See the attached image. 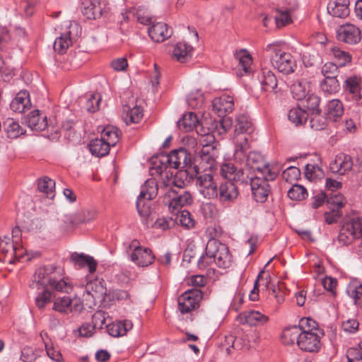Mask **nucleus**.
Masks as SVG:
<instances>
[{
  "label": "nucleus",
  "mask_w": 362,
  "mask_h": 362,
  "mask_svg": "<svg viewBox=\"0 0 362 362\" xmlns=\"http://www.w3.org/2000/svg\"><path fill=\"white\" fill-rule=\"evenodd\" d=\"M321 72L322 74L325 76V78H327L328 77L332 78H337L339 73L338 66L332 62L325 63L322 67Z\"/></svg>",
  "instance_id": "e2e57ef3"
},
{
  "label": "nucleus",
  "mask_w": 362,
  "mask_h": 362,
  "mask_svg": "<svg viewBox=\"0 0 362 362\" xmlns=\"http://www.w3.org/2000/svg\"><path fill=\"white\" fill-rule=\"evenodd\" d=\"M155 169L160 175L168 168L185 170L186 174H197L199 168L193 165L192 156L186 148H180L172 151L170 153H161L153 161Z\"/></svg>",
  "instance_id": "f257e3e1"
},
{
  "label": "nucleus",
  "mask_w": 362,
  "mask_h": 362,
  "mask_svg": "<svg viewBox=\"0 0 362 362\" xmlns=\"http://www.w3.org/2000/svg\"><path fill=\"white\" fill-rule=\"evenodd\" d=\"M100 97L98 94H89L86 96L84 108L90 112H95L99 109Z\"/></svg>",
  "instance_id": "13d9d810"
},
{
  "label": "nucleus",
  "mask_w": 362,
  "mask_h": 362,
  "mask_svg": "<svg viewBox=\"0 0 362 362\" xmlns=\"http://www.w3.org/2000/svg\"><path fill=\"white\" fill-rule=\"evenodd\" d=\"M197 124L198 119L197 115L192 112L185 114L177 122L179 128L185 132H189L192 130L194 127H196Z\"/></svg>",
  "instance_id": "58836bf2"
},
{
  "label": "nucleus",
  "mask_w": 362,
  "mask_h": 362,
  "mask_svg": "<svg viewBox=\"0 0 362 362\" xmlns=\"http://www.w3.org/2000/svg\"><path fill=\"white\" fill-rule=\"evenodd\" d=\"M337 37L339 41L349 45H356L361 40L360 29L351 23L340 25L337 30Z\"/></svg>",
  "instance_id": "f8f14e48"
},
{
  "label": "nucleus",
  "mask_w": 362,
  "mask_h": 362,
  "mask_svg": "<svg viewBox=\"0 0 362 362\" xmlns=\"http://www.w3.org/2000/svg\"><path fill=\"white\" fill-rule=\"evenodd\" d=\"M346 293L354 299V303L362 308V284L358 282H352L346 288Z\"/></svg>",
  "instance_id": "79ce46f5"
},
{
  "label": "nucleus",
  "mask_w": 362,
  "mask_h": 362,
  "mask_svg": "<svg viewBox=\"0 0 362 362\" xmlns=\"http://www.w3.org/2000/svg\"><path fill=\"white\" fill-rule=\"evenodd\" d=\"M16 243L11 239L5 235L0 238V260L8 264H13V254Z\"/></svg>",
  "instance_id": "b1692460"
},
{
  "label": "nucleus",
  "mask_w": 362,
  "mask_h": 362,
  "mask_svg": "<svg viewBox=\"0 0 362 362\" xmlns=\"http://www.w3.org/2000/svg\"><path fill=\"white\" fill-rule=\"evenodd\" d=\"M42 289L43 291L35 298V303L39 309H43L47 304L51 302L52 298V293L45 288Z\"/></svg>",
  "instance_id": "680f3d73"
},
{
  "label": "nucleus",
  "mask_w": 362,
  "mask_h": 362,
  "mask_svg": "<svg viewBox=\"0 0 362 362\" xmlns=\"http://www.w3.org/2000/svg\"><path fill=\"white\" fill-rule=\"evenodd\" d=\"M301 101L303 105L308 110L312 111V113L320 112V98L317 95L308 93L305 98H304Z\"/></svg>",
  "instance_id": "09e8293b"
},
{
  "label": "nucleus",
  "mask_w": 362,
  "mask_h": 362,
  "mask_svg": "<svg viewBox=\"0 0 362 362\" xmlns=\"http://www.w3.org/2000/svg\"><path fill=\"white\" fill-rule=\"evenodd\" d=\"M344 113L342 103L338 99H334L329 102L327 108V117L333 120L341 117Z\"/></svg>",
  "instance_id": "ea45409f"
},
{
  "label": "nucleus",
  "mask_w": 362,
  "mask_h": 362,
  "mask_svg": "<svg viewBox=\"0 0 362 362\" xmlns=\"http://www.w3.org/2000/svg\"><path fill=\"white\" fill-rule=\"evenodd\" d=\"M235 58L239 62V67L245 74H250L251 72V65L252 64V59L250 53L245 50H240L235 54Z\"/></svg>",
  "instance_id": "c03bdc74"
},
{
  "label": "nucleus",
  "mask_w": 362,
  "mask_h": 362,
  "mask_svg": "<svg viewBox=\"0 0 362 362\" xmlns=\"http://www.w3.org/2000/svg\"><path fill=\"white\" fill-rule=\"evenodd\" d=\"M265 51L269 54L272 66L279 72L289 74L295 71L296 60L288 52L283 51L276 43L267 45Z\"/></svg>",
  "instance_id": "20e7f679"
},
{
  "label": "nucleus",
  "mask_w": 362,
  "mask_h": 362,
  "mask_svg": "<svg viewBox=\"0 0 362 362\" xmlns=\"http://www.w3.org/2000/svg\"><path fill=\"white\" fill-rule=\"evenodd\" d=\"M177 221L180 225L187 229H192L195 226V221L189 211L187 210L182 211L177 217Z\"/></svg>",
  "instance_id": "4d7b16f0"
},
{
  "label": "nucleus",
  "mask_w": 362,
  "mask_h": 362,
  "mask_svg": "<svg viewBox=\"0 0 362 362\" xmlns=\"http://www.w3.org/2000/svg\"><path fill=\"white\" fill-rule=\"evenodd\" d=\"M158 191V183L153 178L147 180L141 187L136 201L137 211L141 217H148L150 215L149 202L156 197Z\"/></svg>",
  "instance_id": "423d86ee"
},
{
  "label": "nucleus",
  "mask_w": 362,
  "mask_h": 362,
  "mask_svg": "<svg viewBox=\"0 0 362 362\" xmlns=\"http://www.w3.org/2000/svg\"><path fill=\"white\" fill-rule=\"evenodd\" d=\"M69 30L62 33L59 37H57L54 42V49L59 54H62L66 52L68 48L72 44L71 33L72 31H77L78 29V25L77 23H70L69 26Z\"/></svg>",
  "instance_id": "a211bd4d"
},
{
  "label": "nucleus",
  "mask_w": 362,
  "mask_h": 362,
  "mask_svg": "<svg viewBox=\"0 0 362 362\" xmlns=\"http://www.w3.org/2000/svg\"><path fill=\"white\" fill-rule=\"evenodd\" d=\"M323 335V331L315 332H301L300 337L297 341V345L303 351L317 352L320 348V339Z\"/></svg>",
  "instance_id": "9b49d317"
},
{
  "label": "nucleus",
  "mask_w": 362,
  "mask_h": 362,
  "mask_svg": "<svg viewBox=\"0 0 362 362\" xmlns=\"http://www.w3.org/2000/svg\"><path fill=\"white\" fill-rule=\"evenodd\" d=\"M252 131V122L245 115H240L236 118V124L235 127V136H239L241 134H246Z\"/></svg>",
  "instance_id": "e433bc0d"
},
{
  "label": "nucleus",
  "mask_w": 362,
  "mask_h": 362,
  "mask_svg": "<svg viewBox=\"0 0 362 362\" xmlns=\"http://www.w3.org/2000/svg\"><path fill=\"white\" fill-rule=\"evenodd\" d=\"M86 291L93 298H103L107 292L105 283L103 279H95L87 283Z\"/></svg>",
  "instance_id": "c85d7f7f"
},
{
  "label": "nucleus",
  "mask_w": 362,
  "mask_h": 362,
  "mask_svg": "<svg viewBox=\"0 0 362 362\" xmlns=\"http://www.w3.org/2000/svg\"><path fill=\"white\" fill-rule=\"evenodd\" d=\"M49 286L54 290L69 293L73 288L72 284L68 277L64 276L57 277L56 279H50Z\"/></svg>",
  "instance_id": "c9c22d12"
},
{
  "label": "nucleus",
  "mask_w": 362,
  "mask_h": 362,
  "mask_svg": "<svg viewBox=\"0 0 362 362\" xmlns=\"http://www.w3.org/2000/svg\"><path fill=\"white\" fill-rule=\"evenodd\" d=\"M308 83L306 81H297L291 88L293 96L297 100L301 101L309 93Z\"/></svg>",
  "instance_id": "8fccbe9b"
},
{
  "label": "nucleus",
  "mask_w": 362,
  "mask_h": 362,
  "mask_svg": "<svg viewBox=\"0 0 362 362\" xmlns=\"http://www.w3.org/2000/svg\"><path fill=\"white\" fill-rule=\"evenodd\" d=\"M245 162V165L254 172L260 170L266 163L262 154L257 151L250 152Z\"/></svg>",
  "instance_id": "f704fd0d"
},
{
  "label": "nucleus",
  "mask_w": 362,
  "mask_h": 362,
  "mask_svg": "<svg viewBox=\"0 0 362 362\" xmlns=\"http://www.w3.org/2000/svg\"><path fill=\"white\" fill-rule=\"evenodd\" d=\"M257 173L259 175L258 176H262L261 178L265 180L267 182L269 180H274L276 177V173L274 172L267 163Z\"/></svg>",
  "instance_id": "338daca9"
},
{
  "label": "nucleus",
  "mask_w": 362,
  "mask_h": 362,
  "mask_svg": "<svg viewBox=\"0 0 362 362\" xmlns=\"http://www.w3.org/2000/svg\"><path fill=\"white\" fill-rule=\"evenodd\" d=\"M110 146H114L119 141V130L113 126L105 127L100 136Z\"/></svg>",
  "instance_id": "49530a36"
},
{
  "label": "nucleus",
  "mask_w": 362,
  "mask_h": 362,
  "mask_svg": "<svg viewBox=\"0 0 362 362\" xmlns=\"http://www.w3.org/2000/svg\"><path fill=\"white\" fill-rule=\"evenodd\" d=\"M221 175L230 182L243 180V171L242 169H237L232 163H223L221 168Z\"/></svg>",
  "instance_id": "c756f323"
},
{
  "label": "nucleus",
  "mask_w": 362,
  "mask_h": 362,
  "mask_svg": "<svg viewBox=\"0 0 362 362\" xmlns=\"http://www.w3.org/2000/svg\"><path fill=\"white\" fill-rule=\"evenodd\" d=\"M259 80L262 85V88L268 92H276L278 80L274 74L269 69L264 68L261 70Z\"/></svg>",
  "instance_id": "393cba45"
},
{
  "label": "nucleus",
  "mask_w": 362,
  "mask_h": 362,
  "mask_svg": "<svg viewBox=\"0 0 362 362\" xmlns=\"http://www.w3.org/2000/svg\"><path fill=\"white\" fill-rule=\"evenodd\" d=\"M110 146L100 136V139H95L89 144V149L91 153L98 157L105 156L108 154Z\"/></svg>",
  "instance_id": "473e14b6"
},
{
  "label": "nucleus",
  "mask_w": 362,
  "mask_h": 362,
  "mask_svg": "<svg viewBox=\"0 0 362 362\" xmlns=\"http://www.w3.org/2000/svg\"><path fill=\"white\" fill-rule=\"evenodd\" d=\"M218 151L216 146H204L198 152L199 165L203 170H212L216 168Z\"/></svg>",
  "instance_id": "4468645a"
},
{
  "label": "nucleus",
  "mask_w": 362,
  "mask_h": 362,
  "mask_svg": "<svg viewBox=\"0 0 362 362\" xmlns=\"http://www.w3.org/2000/svg\"><path fill=\"white\" fill-rule=\"evenodd\" d=\"M106 0H84L81 12L88 19H97L106 12Z\"/></svg>",
  "instance_id": "ddd939ff"
},
{
  "label": "nucleus",
  "mask_w": 362,
  "mask_h": 362,
  "mask_svg": "<svg viewBox=\"0 0 362 362\" xmlns=\"http://www.w3.org/2000/svg\"><path fill=\"white\" fill-rule=\"evenodd\" d=\"M148 33L153 41L161 42L171 36L172 29L166 23L159 22L148 28Z\"/></svg>",
  "instance_id": "5701e85b"
},
{
  "label": "nucleus",
  "mask_w": 362,
  "mask_h": 362,
  "mask_svg": "<svg viewBox=\"0 0 362 362\" xmlns=\"http://www.w3.org/2000/svg\"><path fill=\"white\" fill-rule=\"evenodd\" d=\"M187 102L192 109L200 108L204 102V95L199 90L192 91L187 96Z\"/></svg>",
  "instance_id": "864d4df0"
},
{
  "label": "nucleus",
  "mask_w": 362,
  "mask_h": 362,
  "mask_svg": "<svg viewBox=\"0 0 362 362\" xmlns=\"http://www.w3.org/2000/svg\"><path fill=\"white\" fill-rule=\"evenodd\" d=\"M321 90L327 95H331L339 92L340 84L337 78H324L320 83Z\"/></svg>",
  "instance_id": "37998d69"
},
{
  "label": "nucleus",
  "mask_w": 362,
  "mask_h": 362,
  "mask_svg": "<svg viewBox=\"0 0 362 362\" xmlns=\"http://www.w3.org/2000/svg\"><path fill=\"white\" fill-rule=\"evenodd\" d=\"M232 260V255L226 245L218 240H209L205 254L199 259L198 265L200 268H204L214 262L218 267L228 268L231 265Z\"/></svg>",
  "instance_id": "7ed1b4c3"
},
{
  "label": "nucleus",
  "mask_w": 362,
  "mask_h": 362,
  "mask_svg": "<svg viewBox=\"0 0 362 362\" xmlns=\"http://www.w3.org/2000/svg\"><path fill=\"white\" fill-rule=\"evenodd\" d=\"M362 238V218H351L344 221L338 235V241L348 245L355 240Z\"/></svg>",
  "instance_id": "0eeeda50"
},
{
  "label": "nucleus",
  "mask_w": 362,
  "mask_h": 362,
  "mask_svg": "<svg viewBox=\"0 0 362 362\" xmlns=\"http://www.w3.org/2000/svg\"><path fill=\"white\" fill-rule=\"evenodd\" d=\"M185 183L182 180H177V175H173V173L168 176L163 177L161 189H164L165 199L168 198L169 208L172 210H177L182 207L191 205L194 202L192 194L184 189Z\"/></svg>",
  "instance_id": "f03ea898"
},
{
  "label": "nucleus",
  "mask_w": 362,
  "mask_h": 362,
  "mask_svg": "<svg viewBox=\"0 0 362 362\" xmlns=\"http://www.w3.org/2000/svg\"><path fill=\"white\" fill-rule=\"evenodd\" d=\"M320 112L312 113L310 120V126L315 131H321L327 127V119L321 115Z\"/></svg>",
  "instance_id": "5fc2aeb1"
},
{
  "label": "nucleus",
  "mask_w": 362,
  "mask_h": 362,
  "mask_svg": "<svg viewBox=\"0 0 362 362\" xmlns=\"http://www.w3.org/2000/svg\"><path fill=\"white\" fill-rule=\"evenodd\" d=\"M213 110L219 116L224 117L234 108V99L228 95H223L215 98L212 103Z\"/></svg>",
  "instance_id": "f3484780"
},
{
  "label": "nucleus",
  "mask_w": 362,
  "mask_h": 362,
  "mask_svg": "<svg viewBox=\"0 0 362 362\" xmlns=\"http://www.w3.org/2000/svg\"><path fill=\"white\" fill-rule=\"evenodd\" d=\"M71 261L75 266H78V267L83 268L88 267V271L91 274L95 272L98 265L97 262L93 257L83 253L78 254L74 252L71 255Z\"/></svg>",
  "instance_id": "bb28decb"
},
{
  "label": "nucleus",
  "mask_w": 362,
  "mask_h": 362,
  "mask_svg": "<svg viewBox=\"0 0 362 362\" xmlns=\"http://www.w3.org/2000/svg\"><path fill=\"white\" fill-rule=\"evenodd\" d=\"M129 248L133 250L131 260L139 267H147L153 263L155 257L152 251L149 248L139 245L136 240L132 241Z\"/></svg>",
  "instance_id": "1a4fd4ad"
},
{
  "label": "nucleus",
  "mask_w": 362,
  "mask_h": 362,
  "mask_svg": "<svg viewBox=\"0 0 362 362\" xmlns=\"http://www.w3.org/2000/svg\"><path fill=\"white\" fill-rule=\"evenodd\" d=\"M30 105L29 95L26 92H20L12 100L10 107L16 112L22 113Z\"/></svg>",
  "instance_id": "7c9ffc66"
},
{
  "label": "nucleus",
  "mask_w": 362,
  "mask_h": 362,
  "mask_svg": "<svg viewBox=\"0 0 362 362\" xmlns=\"http://www.w3.org/2000/svg\"><path fill=\"white\" fill-rule=\"evenodd\" d=\"M250 187L252 197L257 202L264 203L266 202L270 187L265 180L262 179L257 174L255 177L250 179Z\"/></svg>",
  "instance_id": "2eb2a0df"
},
{
  "label": "nucleus",
  "mask_w": 362,
  "mask_h": 362,
  "mask_svg": "<svg viewBox=\"0 0 362 362\" xmlns=\"http://www.w3.org/2000/svg\"><path fill=\"white\" fill-rule=\"evenodd\" d=\"M300 176V170L293 166L288 167L286 170H284L282 173V177L287 182H293L297 180Z\"/></svg>",
  "instance_id": "052dcab7"
},
{
  "label": "nucleus",
  "mask_w": 362,
  "mask_h": 362,
  "mask_svg": "<svg viewBox=\"0 0 362 362\" xmlns=\"http://www.w3.org/2000/svg\"><path fill=\"white\" fill-rule=\"evenodd\" d=\"M245 322L250 326L262 325L267 322L269 317L267 315L255 310H250L245 313Z\"/></svg>",
  "instance_id": "a19ab883"
},
{
  "label": "nucleus",
  "mask_w": 362,
  "mask_h": 362,
  "mask_svg": "<svg viewBox=\"0 0 362 362\" xmlns=\"http://www.w3.org/2000/svg\"><path fill=\"white\" fill-rule=\"evenodd\" d=\"M132 327V322L127 320L114 322L106 325L107 333L113 337L124 336Z\"/></svg>",
  "instance_id": "a878e982"
},
{
  "label": "nucleus",
  "mask_w": 362,
  "mask_h": 362,
  "mask_svg": "<svg viewBox=\"0 0 362 362\" xmlns=\"http://www.w3.org/2000/svg\"><path fill=\"white\" fill-rule=\"evenodd\" d=\"M202 298L200 289H189L178 298V307L182 313H187L196 309Z\"/></svg>",
  "instance_id": "9d476101"
},
{
  "label": "nucleus",
  "mask_w": 362,
  "mask_h": 362,
  "mask_svg": "<svg viewBox=\"0 0 362 362\" xmlns=\"http://www.w3.org/2000/svg\"><path fill=\"white\" fill-rule=\"evenodd\" d=\"M64 275V269L56 264H51L40 267L33 275L30 287L33 289L40 290L49 286L50 279H56Z\"/></svg>",
  "instance_id": "39448f33"
},
{
  "label": "nucleus",
  "mask_w": 362,
  "mask_h": 362,
  "mask_svg": "<svg viewBox=\"0 0 362 362\" xmlns=\"http://www.w3.org/2000/svg\"><path fill=\"white\" fill-rule=\"evenodd\" d=\"M353 166L351 158L344 153H339L335 156L334 160L329 164V169L333 173L344 175L351 170Z\"/></svg>",
  "instance_id": "dca6fc26"
},
{
  "label": "nucleus",
  "mask_w": 362,
  "mask_h": 362,
  "mask_svg": "<svg viewBox=\"0 0 362 362\" xmlns=\"http://www.w3.org/2000/svg\"><path fill=\"white\" fill-rule=\"evenodd\" d=\"M4 128L7 137L10 139H16L23 133V129L18 122L12 118H7L4 122Z\"/></svg>",
  "instance_id": "4c0bfd02"
},
{
  "label": "nucleus",
  "mask_w": 362,
  "mask_h": 362,
  "mask_svg": "<svg viewBox=\"0 0 362 362\" xmlns=\"http://www.w3.org/2000/svg\"><path fill=\"white\" fill-rule=\"evenodd\" d=\"M235 150L234 158L237 162L244 163L247 158V153L250 148L248 144V136L241 134L239 136H234Z\"/></svg>",
  "instance_id": "412c9836"
},
{
  "label": "nucleus",
  "mask_w": 362,
  "mask_h": 362,
  "mask_svg": "<svg viewBox=\"0 0 362 362\" xmlns=\"http://www.w3.org/2000/svg\"><path fill=\"white\" fill-rule=\"evenodd\" d=\"M288 119L296 125H301L308 119V113L299 107L291 108L288 114Z\"/></svg>",
  "instance_id": "de8ad7c7"
},
{
  "label": "nucleus",
  "mask_w": 362,
  "mask_h": 362,
  "mask_svg": "<svg viewBox=\"0 0 362 362\" xmlns=\"http://www.w3.org/2000/svg\"><path fill=\"white\" fill-rule=\"evenodd\" d=\"M28 126L36 131H42L47 127V117H40V111L35 110L32 111L28 115L27 119Z\"/></svg>",
  "instance_id": "2f4dec72"
},
{
  "label": "nucleus",
  "mask_w": 362,
  "mask_h": 362,
  "mask_svg": "<svg viewBox=\"0 0 362 362\" xmlns=\"http://www.w3.org/2000/svg\"><path fill=\"white\" fill-rule=\"evenodd\" d=\"M345 203L346 200L344 197L339 193L332 195L327 200V204L329 205L331 209L334 208L336 210H339L344 207Z\"/></svg>",
  "instance_id": "0e129e2a"
},
{
  "label": "nucleus",
  "mask_w": 362,
  "mask_h": 362,
  "mask_svg": "<svg viewBox=\"0 0 362 362\" xmlns=\"http://www.w3.org/2000/svg\"><path fill=\"white\" fill-rule=\"evenodd\" d=\"M71 304V300L69 297H63L56 300L54 302L53 310L64 313L69 310V305Z\"/></svg>",
  "instance_id": "69168bd1"
},
{
  "label": "nucleus",
  "mask_w": 362,
  "mask_h": 362,
  "mask_svg": "<svg viewBox=\"0 0 362 362\" xmlns=\"http://www.w3.org/2000/svg\"><path fill=\"white\" fill-rule=\"evenodd\" d=\"M301 334L300 328L297 325L286 327L281 334L282 342L286 345L297 344Z\"/></svg>",
  "instance_id": "72a5a7b5"
},
{
  "label": "nucleus",
  "mask_w": 362,
  "mask_h": 362,
  "mask_svg": "<svg viewBox=\"0 0 362 362\" xmlns=\"http://www.w3.org/2000/svg\"><path fill=\"white\" fill-rule=\"evenodd\" d=\"M37 188L40 192L45 193L47 197H54L55 182L48 177H43L38 179Z\"/></svg>",
  "instance_id": "a18cd8bd"
},
{
  "label": "nucleus",
  "mask_w": 362,
  "mask_h": 362,
  "mask_svg": "<svg viewBox=\"0 0 362 362\" xmlns=\"http://www.w3.org/2000/svg\"><path fill=\"white\" fill-rule=\"evenodd\" d=\"M344 91L349 95L351 98L358 102L361 99V78L352 76L347 78L344 85Z\"/></svg>",
  "instance_id": "4be33fe9"
},
{
  "label": "nucleus",
  "mask_w": 362,
  "mask_h": 362,
  "mask_svg": "<svg viewBox=\"0 0 362 362\" xmlns=\"http://www.w3.org/2000/svg\"><path fill=\"white\" fill-rule=\"evenodd\" d=\"M347 362H362V353L356 348H350L346 352Z\"/></svg>",
  "instance_id": "774afa93"
},
{
  "label": "nucleus",
  "mask_w": 362,
  "mask_h": 362,
  "mask_svg": "<svg viewBox=\"0 0 362 362\" xmlns=\"http://www.w3.org/2000/svg\"><path fill=\"white\" fill-rule=\"evenodd\" d=\"M193 47L185 42L177 43L173 50V58L180 63H185L191 59Z\"/></svg>",
  "instance_id": "cd10ccee"
},
{
  "label": "nucleus",
  "mask_w": 362,
  "mask_h": 362,
  "mask_svg": "<svg viewBox=\"0 0 362 362\" xmlns=\"http://www.w3.org/2000/svg\"><path fill=\"white\" fill-rule=\"evenodd\" d=\"M142 118L143 110L140 107L136 105L132 109H128L126 115L124 116V119L127 124L130 123H139Z\"/></svg>",
  "instance_id": "603ef678"
},
{
  "label": "nucleus",
  "mask_w": 362,
  "mask_h": 362,
  "mask_svg": "<svg viewBox=\"0 0 362 362\" xmlns=\"http://www.w3.org/2000/svg\"><path fill=\"white\" fill-rule=\"evenodd\" d=\"M217 194V199L221 202H230L238 197V190L233 182L227 181L218 186Z\"/></svg>",
  "instance_id": "aec40b11"
},
{
  "label": "nucleus",
  "mask_w": 362,
  "mask_h": 362,
  "mask_svg": "<svg viewBox=\"0 0 362 362\" xmlns=\"http://www.w3.org/2000/svg\"><path fill=\"white\" fill-rule=\"evenodd\" d=\"M288 197L295 201H301L308 197L307 189L300 185H293L288 191Z\"/></svg>",
  "instance_id": "3c124183"
},
{
  "label": "nucleus",
  "mask_w": 362,
  "mask_h": 362,
  "mask_svg": "<svg viewBox=\"0 0 362 362\" xmlns=\"http://www.w3.org/2000/svg\"><path fill=\"white\" fill-rule=\"evenodd\" d=\"M349 0H329L327 12L334 17L344 18L350 13Z\"/></svg>",
  "instance_id": "6ab92c4d"
},
{
  "label": "nucleus",
  "mask_w": 362,
  "mask_h": 362,
  "mask_svg": "<svg viewBox=\"0 0 362 362\" xmlns=\"http://www.w3.org/2000/svg\"><path fill=\"white\" fill-rule=\"evenodd\" d=\"M298 327L300 328L301 332L306 331L308 332H315L317 331H322L317 327V323L310 317L300 319Z\"/></svg>",
  "instance_id": "bf43d9fd"
},
{
  "label": "nucleus",
  "mask_w": 362,
  "mask_h": 362,
  "mask_svg": "<svg viewBox=\"0 0 362 362\" xmlns=\"http://www.w3.org/2000/svg\"><path fill=\"white\" fill-rule=\"evenodd\" d=\"M330 52L341 66H344L351 59V57L349 52L341 50L337 47H332L330 49Z\"/></svg>",
  "instance_id": "6e6d98bb"
},
{
  "label": "nucleus",
  "mask_w": 362,
  "mask_h": 362,
  "mask_svg": "<svg viewBox=\"0 0 362 362\" xmlns=\"http://www.w3.org/2000/svg\"><path fill=\"white\" fill-rule=\"evenodd\" d=\"M196 177V185L200 194L206 199H217L218 185L211 173L191 174L189 177Z\"/></svg>",
  "instance_id": "6e6552de"
}]
</instances>
